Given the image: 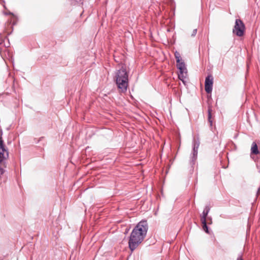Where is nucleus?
Listing matches in <instances>:
<instances>
[{
	"instance_id": "16",
	"label": "nucleus",
	"mask_w": 260,
	"mask_h": 260,
	"mask_svg": "<svg viewBox=\"0 0 260 260\" xmlns=\"http://www.w3.org/2000/svg\"><path fill=\"white\" fill-rule=\"evenodd\" d=\"M197 32V29H194L192 31V32L191 34V37H194Z\"/></svg>"
},
{
	"instance_id": "21",
	"label": "nucleus",
	"mask_w": 260,
	"mask_h": 260,
	"mask_svg": "<svg viewBox=\"0 0 260 260\" xmlns=\"http://www.w3.org/2000/svg\"><path fill=\"white\" fill-rule=\"evenodd\" d=\"M1 43H2L0 42V44H1Z\"/></svg>"
},
{
	"instance_id": "10",
	"label": "nucleus",
	"mask_w": 260,
	"mask_h": 260,
	"mask_svg": "<svg viewBox=\"0 0 260 260\" xmlns=\"http://www.w3.org/2000/svg\"><path fill=\"white\" fill-rule=\"evenodd\" d=\"M202 224L203 230L207 234H210L209 228L207 225V220L201 221Z\"/></svg>"
},
{
	"instance_id": "2",
	"label": "nucleus",
	"mask_w": 260,
	"mask_h": 260,
	"mask_svg": "<svg viewBox=\"0 0 260 260\" xmlns=\"http://www.w3.org/2000/svg\"><path fill=\"white\" fill-rule=\"evenodd\" d=\"M128 72L125 68L122 67L118 70L115 75V82L121 92L126 91L128 87Z\"/></svg>"
},
{
	"instance_id": "9",
	"label": "nucleus",
	"mask_w": 260,
	"mask_h": 260,
	"mask_svg": "<svg viewBox=\"0 0 260 260\" xmlns=\"http://www.w3.org/2000/svg\"><path fill=\"white\" fill-rule=\"evenodd\" d=\"M251 155L254 154V155H257L260 154V151L259 150L258 148V146L257 144L255 142H253L252 143L251 147Z\"/></svg>"
},
{
	"instance_id": "5",
	"label": "nucleus",
	"mask_w": 260,
	"mask_h": 260,
	"mask_svg": "<svg viewBox=\"0 0 260 260\" xmlns=\"http://www.w3.org/2000/svg\"><path fill=\"white\" fill-rule=\"evenodd\" d=\"M9 157V152L6 147L2 137H0V162L4 164V159H7Z\"/></svg>"
},
{
	"instance_id": "13",
	"label": "nucleus",
	"mask_w": 260,
	"mask_h": 260,
	"mask_svg": "<svg viewBox=\"0 0 260 260\" xmlns=\"http://www.w3.org/2000/svg\"><path fill=\"white\" fill-rule=\"evenodd\" d=\"M184 74H185V73H182V74H181V73H180L179 72V73L178 74V78L184 84L185 83V81L184 80V79L186 77V76H185L184 75Z\"/></svg>"
},
{
	"instance_id": "14",
	"label": "nucleus",
	"mask_w": 260,
	"mask_h": 260,
	"mask_svg": "<svg viewBox=\"0 0 260 260\" xmlns=\"http://www.w3.org/2000/svg\"><path fill=\"white\" fill-rule=\"evenodd\" d=\"M207 222L208 224H211L212 223V219L211 217H207Z\"/></svg>"
},
{
	"instance_id": "1",
	"label": "nucleus",
	"mask_w": 260,
	"mask_h": 260,
	"mask_svg": "<svg viewBox=\"0 0 260 260\" xmlns=\"http://www.w3.org/2000/svg\"><path fill=\"white\" fill-rule=\"evenodd\" d=\"M148 225L146 220H142L133 230L128 240V247L133 251L146 237Z\"/></svg>"
},
{
	"instance_id": "4",
	"label": "nucleus",
	"mask_w": 260,
	"mask_h": 260,
	"mask_svg": "<svg viewBox=\"0 0 260 260\" xmlns=\"http://www.w3.org/2000/svg\"><path fill=\"white\" fill-rule=\"evenodd\" d=\"M245 30V26L243 22L240 19H236L235 25L233 29V32L238 37L244 35Z\"/></svg>"
},
{
	"instance_id": "18",
	"label": "nucleus",
	"mask_w": 260,
	"mask_h": 260,
	"mask_svg": "<svg viewBox=\"0 0 260 260\" xmlns=\"http://www.w3.org/2000/svg\"><path fill=\"white\" fill-rule=\"evenodd\" d=\"M237 260H243V259L242 257V255L240 254L239 256L237 257Z\"/></svg>"
},
{
	"instance_id": "3",
	"label": "nucleus",
	"mask_w": 260,
	"mask_h": 260,
	"mask_svg": "<svg viewBox=\"0 0 260 260\" xmlns=\"http://www.w3.org/2000/svg\"><path fill=\"white\" fill-rule=\"evenodd\" d=\"M199 139L193 138L192 144V151L190 156L189 165L193 169L198 156V148L200 146Z\"/></svg>"
},
{
	"instance_id": "20",
	"label": "nucleus",
	"mask_w": 260,
	"mask_h": 260,
	"mask_svg": "<svg viewBox=\"0 0 260 260\" xmlns=\"http://www.w3.org/2000/svg\"><path fill=\"white\" fill-rule=\"evenodd\" d=\"M260 194V189L259 188L258 189L257 191V194Z\"/></svg>"
},
{
	"instance_id": "19",
	"label": "nucleus",
	"mask_w": 260,
	"mask_h": 260,
	"mask_svg": "<svg viewBox=\"0 0 260 260\" xmlns=\"http://www.w3.org/2000/svg\"><path fill=\"white\" fill-rule=\"evenodd\" d=\"M128 231H129V229L126 228L125 230V231L124 232V234H126L128 232Z\"/></svg>"
},
{
	"instance_id": "7",
	"label": "nucleus",
	"mask_w": 260,
	"mask_h": 260,
	"mask_svg": "<svg viewBox=\"0 0 260 260\" xmlns=\"http://www.w3.org/2000/svg\"><path fill=\"white\" fill-rule=\"evenodd\" d=\"M210 210V207L209 205H206L203 211L202 215L201 217V221L207 220L208 215Z\"/></svg>"
},
{
	"instance_id": "11",
	"label": "nucleus",
	"mask_w": 260,
	"mask_h": 260,
	"mask_svg": "<svg viewBox=\"0 0 260 260\" xmlns=\"http://www.w3.org/2000/svg\"><path fill=\"white\" fill-rule=\"evenodd\" d=\"M212 110L211 107H209L208 109V121L210 123V126H212L213 124V121L212 120Z\"/></svg>"
},
{
	"instance_id": "17",
	"label": "nucleus",
	"mask_w": 260,
	"mask_h": 260,
	"mask_svg": "<svg viewBox=\"0 0 260 260\" xmlns=\"http://www.w3.org/2000/svg\"><path fill=\"white\" fill-rule=\"evenodd\" d=\"M43 139H44V138L43 137H41L39 140H36V139H35V141L36 143H38L39 142L41 141Z\"/></svg>"
},
{
	"instance_id": "15",
	"label": "nucleus",
	"mask_w": 260,
	"mask_h": 260,
	"mask_svg": "<svg viewBox=\"0 0 260 260\" xmlns=\"http://www.w3.org/2000/svg\"><path fill=\"white\" fill-rule=\"evenodd\" d=\"M4 13L5 15H12V16H14V14L12 12H11L10 11L6 12H4Z\"/></svg>"
},
{
	"instance_id": "12",
	"label": "nucleus",
	"mask_w": 260,
	"mask_h": 260,
	"mask_svg": "<svg viewBox=\"0 0 260 260\" xmlns=\"http://www.w3.org/2000/svg\"><path fill=\"white\" fill-rule=\"evenodd\" d=\"M174 55H175V58L176 60V63H179L180 62L182 61H181V60H182L181 57L180 56V53L178 52H177L176 51L175 52Z\"/></svg>"
},
{
	"instance_id": "6",
	"label": "nucleus",
	"mask_w": 260,
	"mask_h": 260,
	"mask_svg": "<svg viewBox=\"0 0 260 260\" xmlns=\"http://www.w3.org/2000/svg\"><path fill=\"white\" fill-rule=\"evenodd\" d=\"M213 77L211 75H208L205 78V89L208 93H211L212 91Z\"/></svg>"
},
{
	"instance_id": "8",
	"label": "nucleus",
	"mask_w": 260,
	"mask_h": 260,
	"mask_svg": "<svg viewBox=\"0 0 260 260\" xmlns=\"http://www.w3.org/2000/svg\"><path fill=\"white\" fill-rule=\"evenodd\" d=\"M177 68L179 70L180 73L182 74V73H185V74L186 75L187 72V69L183 61H181L179 63H177Z\"/></svg>"
}]
</instances>
